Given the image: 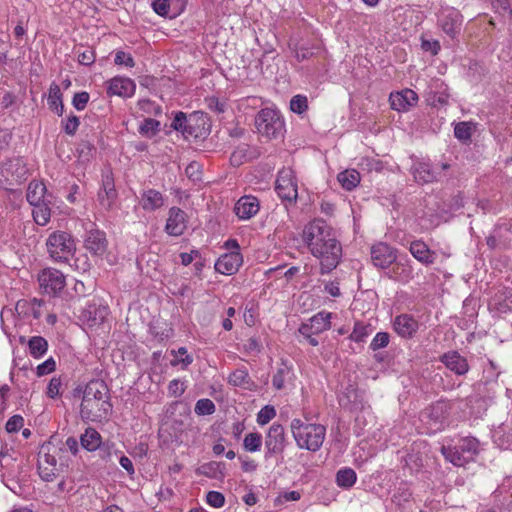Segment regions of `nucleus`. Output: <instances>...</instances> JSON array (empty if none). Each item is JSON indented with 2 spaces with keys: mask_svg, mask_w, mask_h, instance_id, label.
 <instances>
[{
  "mask_svg": "<svg viewBox=\"0 0 512 512\" xmlns=\"http://www.w3.org/2000/svg\"><path fill=\"white\" fill-rule=\"evenodd\" d=\"M302 239L310 253L320 260L321 274L330 273L338 266L342 247L332 228L324 220L314 219L305 225Z\"/></svg>",
  "mask_w": 512,
  "mask_h": 512,
  "instance_id": "obj_1",
  "label": "nucleus"
},
{
  "mask_svg": "<svg viewBox=\"0 0 512 512\" xmlns=\"http://www.w3.org/2000/svg\"><path fill=\"white\" fill-rule=\"evenodd\" d=\"M108 387L101 380L90 381L83 392L80 415L83 420L99 421L111 411Z\"/></svg>",
  "mask_w": 512,
  "mask_h": 512,
  "instance_id": "obj_2",
  "label": "nucleus"
},
{
  "mask_svg": "<svg viewBox=\"0 0 512 512\" xmlns=\"http://www.w3.org/2000/svg\"><path fill=\"white\" fill-rule=\"evenodd\" d=\"M291 432L297 446L311 452L318 451L326 436V427L321 424L304 422L293 419L290 424Z\"/></svg>",
  "mask_w": 512,
  "mask_h": 512,
  "instance_id": "obj_3",
  "label": "nucleus"
},
{
  "mask_svg": "<svg viewBox=\"0 0 512 512\" xmlns=\"http://www.w3.org/2000/svg\"><path fill=\"white\" fill-rule=\"evenodd\" d=\"M171 127L181 132L185 139H202L210 131L208 117L201 111H195L189 115L182 111L176 112Z\"/></svg>",
  "mask_w": 512,
  "mask_h": 512,
  "instance_id": "obj_4",
  "label": "nucleus"
},
{
  "mask_svg": "<svg viewBox=\"0 0 512 512\" xmlns=\"http://www.w3.org/2000/svg\"><path fill=\"white\" fill-rule=\"evenodd\" d=\"M46 250L54 262L66 263L74 255L76 244L69 232L57 230L47 237Z\"/></svg>",
  "mask_w": 512,
  "mask_h": 512,
  "instance_id": "obj_5",
  "label": "nucleus"
},
{
  "mask_svg": "<svg viewBox=\"0 0 512 512\" xmlns=\"http://www.w3.org/2000/svg\"><path fill=\"white\" fill-rule=\"evenodd\" d=\"M257 131L268 139H276L283 135L284 120L279 111L271 108L261 109L255 118Z\"/></svg>",
  "mask_w": 512,
  "mask_h": 512,
  "instance_id": "obj_6",
  "label": "nucleus"
},
{
  "mask_svg": "<svg viewBox=\"0 0 512 512\" xmlns=\"http://www.w3.org/2000/svg\"><path fill=\"white\" fill-rule=\"evenodd\" d=\"M57 449L51 444H43L38 453V473L42 480L50 482L59 476L61 466L57 464Z\"/></svg>",
  "mask_w": 512,
  "mask_h": 512,
  "instance_id": "obj_7",
  "label": "nucleus"
},
{
  "mask_svg": "<svg viewBox=\"0 0 512 512\" xmlns=\"http://www.w3.org/2000/svg\"><path fill=\"white\" fill-rule=\"evenodd\" d=\"M278 196L285 201L294 202L298 197L297 180L291 168H282L275 182Z\"/></svg>",
  "mask_w": 512,
  "mask_h": 512,
  "instance_id": "obj_8",
  "label": "nucleus"
},
{
  "mask_svg": "<svg viewBox=\"0 0 512 512\" xmlns=\"http://www.w3.org/2000/svg\"><path fill=\"white\" fill-rule=\"evenodd\" d=\"M478 452V441L475 438H464L450 450V463L461 467L474 461Z\"/></svg>",
  "mask_w": 512,
  "mask_h": 512,
  "instance_id": "obj_9",
  "label": "nucleus"
},
{
  "mask_svg": "<svg viewBox=\"0 0 512 512\" xmlns=\"http://www.w3.org/2000/svg\"><path fill=\"white\" fill-rule=\"evenodd\" d=\"M40 288L44 293L57 295L66 285L64 274L54 268L43 269L38 275Z\"/></svg>",
  "mask_w": 512,
  "mask_h": 512,
  "instance_id": "obj_10",
  "label": "nucleus"
},
{
  "mask_svg": "<svg viewBox=\"0 0 512 512\" xmlns=\"http://www.w3.org/2000/svg\"><path fill=\"white\" fill-rule=\"evenodd\" d=\"M447 90L448 85L445 80L434 77L431 80L426 93V101L428 105L437 110L443 109L444 112H446L445 107L448 102Z\"/></svg>",
  "mask_w": 512,
  "mask_h": 512,
  "instance_id": "obj_11",
  "label": "nucleus"
},
{
  "mask_svg": "<svg viewBox=\"0 0 512 512\" xmlns=\"http://www.w3.org/2000/svg\"><path fill=\"white\" fill-rule=\"evenodd\" d=\"M286 446V438L284 427L281 424L273 423L265 438V458L268 459L273 455L281 454Z\"/></svg>",
  "mask_w": 512,
  "mask_h": 512,
  "instance_id": "obj_12",
  "label": "nucleus"
},
{
  "mask_svg": "<svg viewBox=\"0 0 512 512\" xmlns=\"http://www.w3.org/2000/svg\"><path fill=\"white\" fill-rule=\"evenodd\" d=\"M84 246L90 253L94 255H104L108 246L105 233L99 229L94 228L87 230V234L84 239Z\"/></svg>",
  "mask_w": 512,
  "mask_h": 512,
  "instance_id": "obj_13",
  "label": "nucleus"
},
{
  "mask_svg": "<svg viewBox=\"0 0 512 512\" xmlns=\"http://www.w3.org/2000/svg\"><path fill=\"white\" fill-rule=\"evenodd\" d=\"M260 209L259 200L252 195H244L238 199L234 206V212L240 220H249Z\"/></svg>",
  "mask_w": 512,
  "mask_h": 512,
  "instance_id": "obj_14",
  "label": "nucleus"
},
{
  "mask_svg": "<svg viewBox=\"0 0 512 512\" xmlns=\"http://www.w3.org/2000/svg\"><path fill=\"white\" fill-rule=\"evenodd\" d=\"M371 259L376 267L385 269L396 260V254L389 245L380 242L372 246Z\"/></svg>",
  "mask_w": 512,
  "mask_h": 512,
  "instance_id": "obj_15",
  "label": "nucleus"
},
{
  "mask_svg": "<svg viewBox=\"0 0 512 512\" xmlns=\"http://www.w3.org/2000/svg\"><path fill=\"white\" fill-rule=\"evenodd\" d=\"M243 258L239 252L225 253L215 263V270L223 275L235 274L242 265Z\"/></svg>",
  "mask_w": 512,
  "mask_h": 512,
  "instance_id": "obj_16",
  "label": "nucleus"
},
{
  "mask_svg": "<svg viewBox=\"0 0 512 512\" xmlns=\"http://www.w3.org/2000/svg\"><path fill=\"white\" fill-rule=\"evenodd\" d=\"M391 108L396 111H407L418 102V95L411 89L391 93L389 97Z\"/></svg>",
  "mask_w": 512,
  "mask_h": 512,
  "instance_id": "obj_17",
  "label": "nucleus"
},
{
  "mask_svg": "<svg viewBox=\"0 0 512 512\" xmlns=\"http://www.w3.org/2000/svg\"><path fill=\"white\" fill-rule=\"evenodd\" d=\"M186 228V213L178 207H172L165 226L166 232L171 236H180Z\"/></svg>",
  "mask_w": 512,
  "mask_h": 512,
  "instance_id": "obj_18",
  "label": "nucleus"
},
{
  "mask_svg": "<svg viewBox=\"0 0 512 512\" xmlns=\"http://www.w3.org/2000/svg\"><path fill=\"white\" fill-rule=\"evenodd\" d=\"M395 332L402 338H412L419 328L418 321L409 314H401L393 321Z\"/></svg>",
  "mask_w": 512,
  "mask_h": 512,
  "instance_id": "obj_19",
  "label": "nucleus"
},
{
  "mask_svg": "<svg viewBox=\"0 0 512 512\" xmlns=\"http://www.w3.org/2000/svg\"><path fill=\"white\" fill-rule=\"evenodd\" d=\"M117 199L114 179L111 175H105L102 179V189L98 193V201L105 210H110Z\"/></svg>",
  "mask_w": 512,
  "mask_h": 512,
  "instance_id": "obj_20",
  "label": "nucleus"
},
{
  "mask_svg": "<svg viewBox=\"0 0 512 512\" xmlns=\"http://www.w3.org/2000/svg\"><path fill=\"white\" fill-rule=\"evenodd\" d=\"M136 85L133 80L123 77H115L109 81L107 88L108 95L120 97H131L134 95Z\"/></svg>",
  "mask_w": 512,
  "mask_h": 512,
  "instance_id": "obj_21",
  "label": "nucleus"
},
{
  "mask_svg": "<svg viewBox=\"0 0 512 512\" xmlns=\"http://www.w3.org/2000/svg\"><path fill=\"white\" fill-rule=\"evenodd\" d=\"M228 383L234 387H240L244 390L254 391L257 388L256 383L251 379L246 368H238L228 376Z\"/></svg>",
  "mask_w": 512,
  "mask_h": 512,
  "instance_id": "obj_22",
  "label": "nucleus"
},
{
  "mask_svg": "<svg viewBox=\"0 0 512 512\" xmlns=\"http://www.w3.org/2000/svg\"><path fill=\"white\" fill-rule=\"evenodd\" d=\"M26 198L31 205H34L51 200L52 195L47 193L43 182L32 181L28 185Z\"/></svg>",
  "mask_w": 512,
  "mask_h": 512,
  "instance_id": "obj_23",
  "label": "nucleus"
},
{
  "mask_svg": "<svg viewBox=\"0 0 512 512\" xmlns=\"http://www.w3.org/2000/svg\"><path fill=\"white\" fill-rule=\"evenodd\" d=\"M140 204L146 211H154L164 205V197L155 189L144 190L141 194Z\"/></svg>",
  "mask_w": 512,
  "mask_h": 512,
  "instance_id": "obj_24",
  "label": "nucleus"
},
{
  "mask_svg": "<svg viewBox=\"0 0 512 512\" xmlns=\"http://www.w3.org/2000/svg\"><path fill=\"white\" fill-rule=\"evenodd\" d=\"M293 378L292 368L284 361L278 364L276 372L272 377V385L277 390H282L290 383Z\"/></svg>",
  "mask_w": 512,
  "mask_h": 512,
  "instance_id": "obj_25",
  "label": "nucleus"
},
{
  "mask_svg": "<svg viewBox=\"0 0 512 512\" xmlns=\"http://www.w3.org/2000/svg\"><path fill=\"white\" fill-rule=\"evenodd\" d=\"M331 318L332 313L321 311L311 317L309 323H303L302 325H307L308 330L319 334L330 329Z\"/></svg>",
  "mask_w": 512,
  "mask_h": 512,
  "instance_id": "obj_26",
  "label": "nucleus"
},
{
  "mask_svg": "<svg viewBox=\"0 0 512 512\" xmlns=\"http://www.w3.org/2000/svg\"><path fill=\"white\" fill-rule=\"evenodd\" d=\"M412 173L418 183H430L436 180V172L431 169L427 162H416L412 167Z\"/></svg>",
  "mask_w": 512,
  "mask_h": 512,
  "instance_id": "obj_27",
  "label": "nucleus"
},
{
  "mask_svg": "<svg viewBox=\"0 0 512 512\" xmlns=\"http://www.w3.org/2000/svg\"><path fill=\"white\" fill-rule=\"evenodd\" d=\"M80 443L87 451H95L101 445V435L96 429L88 427L80 436Z\"/></svg>",
  "mask_w": 512,
  "mask_h": 512,
  "instance_id": "obj_28",
  "label": "nucleus"
},
{
  "mask_svg": "<svg viewBox=\"0 0 512 512\" xmlns=\"http://www.w3.org/2000/svg\"><path fill=\"white\" fill-rule=\"evenodd\" d=\"M49 108L54 111L57 115L62 116L64 112V104L62 101V92L56 83H52L49 88L48 95Z\"/></svg>",
  "mask_w": 512,
  "mask_h": 512,
  "instance_id": "obj_29",
  "label": "nucleus"
},
{
  "mask_svg": "<svg viewBox=\"0 0 512 512\" xmlns=\"http://www.w3.org/2000/svg\"><path fill=\"white\" fill-rule=\"evenodd\" d=\"M409 250L411 254L421 263L433 262V253L428 246L422 241H413L410 243Z\"/></svg>",
  "mask_w": 512,
  "mask_h": 512,
  "instance_id": "obj_30",
  "label": "nucleus"
},
{
  "mask_svg": "<svg viewBox=\"0 0 512 512\" xmlns=\"http://www.w3.org/2000/svg\"><path fill=\"white\" fill-rule=\"evenodd\" d=\"M337 179L345 190L351 191L360 183V174L354 169L345 170L338 174Z\"/></svg>",
  "mask_w": 512,
  "mask_h": 512,
  "instance_id": "obj_31",
  "label": "nucleus"
},
{
  "mask_svg": "<svg viewBox=\"0 0 512 512\" xmlns=\"http://www.w3.org/2000/svg\"><path fill=\"white\" fill-rule=\"evenodd\" d=\"M50 203H51V200L33 205L34 206L33 219L38 225L44 226L50 221V218H51V210L49 208Z\"/></svg>",
  "mask_w": 512,
  "mask_h": 512,
  "instance_id": "obj_32",
  "label": "nucleus"
},
{
  "mask_svg": "<svg viewBox=\"0 0 512 512\" xmlns=\"http://www.w3.org/2000/svg\"><path fill=\"white\" fill-rule=\"evenodd\" d=\"M29 352L34 358L42 357L48 349V342L41 336H33L28 342Z\"/></svg>",
  "mask_w": 512,
  "mask_h": 512,
  "instance_id": "obj_33",
  "label": "nucleus"
},
{
  "mask_svg": "<svg viewBox=\"0 0 512 512\" xmlns=\"http://www.w3.org/2000/svg\"><path fill=\"white\" fill-rule=\"evenodd\" d=\"M357 480L356 472L351 468H342L336 474V483L344 489L351 488Z\"/></svg>",
  "mask_w": 512,
  "mask_h": 512,
  "instance_id": "obj_34",
  "label": "nucleus"
},
{
  "mask_svg": "<svg viewBox=\"0 0 512 512\" xmlns=\"http://www.w3.org/2000/svg\"><path fill=\"white\" fill-rule=\"evenodd\" d=\"M84 317L91 322V325H96L104 321L108 314V308L106 306H88L84 312Z\"/></svg>",
  "mask_w": 512,
  "mask_h": 512,
  "instance_id": "obj_35",
  "label": "nucleus"
},
{
  "mask_svg": "<svg viewBox=\"0 0 512 512\" xmlns=\"http://www.w3.org/2000/svg\"><path fill=\"white\" fill-rule=\"evenodd\" d=\"M469 365L466 358L462 357L458 352L450 353V371L457 375H464L468 372Z\"/></svg>",
  "mask_w": 512,
  "mask_h": 512,
  "instance_id": "obj_36",
  "label": "nucleus"
},
{
  "mask_svg": "<svg viewBox=\"0 0 512 512\" xmlns=\"http://www.w3.org/2000/svg\"><path fill=\"white\" fill-rule=\"evenodd\" d=\"M160 122L153 118H146L139 126V133L147 138H152L160 131Z\"/></svg>",
  "mask_w": 512,
  "mask_h": 512,
  "instance_id": "obj_37",
  "label": "nucleus"
},
{
  "mask_svg": "<svg viewBox=\"0 0 512 512\" xmlns=\"http://www.w3.org/2000/svg\"><path fill=\"white\" fill-rule=\"evenodd\" d=\"M171 354L174 356L170 361V364L173 367L182 365V368L185 369L193 362L192 356L187 354V349L185 347H180L177 351L172 350Z\"/></svg>",
  "mask_w": 512,
  "mask_h": 512,
  "instance_id": "obj_38",
  "label": "nucleus"
},
{
  "mask_svg": "<svg viewBox=\"0 0 512 512\" xmlns=\"http://www.w3.org/2000/svg\"><path fill=\"white\" fill-rule=\"evenodd\" d=\"M262 444V436L260 433H248L243 440V447L248 452H257Z\"/></svg>",
  "mask_w": 512,
  "mask_h": 512,
  "instance_id": "obj_39",
  "label": "nucleus"
},
{
  "mask_svg": "<svg viewBox=\"0 0 512 512\" xmlns=\"http://www.w3.org/2000/svg\"><path fill=\"white\" fill-rule=\"evenodd\" d=\"M474 126L470 122H460L454 128V134L462 142L470 140Z\"/></svg>",
  "mask_w": 512,
  "mask_h": 512,
  "instance_id": "obj_40",
  "label": "nucleus"
},
{
  "mask_svg": "<svg viewBox=\"0 0 512 512\" xmlns=\"http://www.w3.org/2000/svg\"><path fill=\"white\" fill-rule=\"evenodd\" d=\"M371 330L370 327L367 325H364L361 322H356L353 328L352 333L349 335V339L360 343L363 342L366 337L370 334Z\"/></svg>",
  "mask_w": 512,
  "mask_h": 512,
  "instance_id": "obj_41",
  "label": "nucleus"
},
{
  "mask_svg": "<svg viewBox=\"0 0 512 512\" xmlns=\"http://www.w3.org/2000/svg\"><path fill=\"white\" fill-rule=\"evenodd\" d=\"M215 409L216 407L212 400L208 398H202L196 402L194 411L197 415L202 416L213 414L215 412Z\"/></svg>",
  "mask_w": 512,
  "mask_h": 512,
  "instance_id": "obj_42",
  "label": "nucleus"
},
{
  "mask_svg": "<svg viewBox=\"0 0 512 512\" xmlns=\"http://www.w3.org/2000/svg\"><path fill=\"white\" fill-rule=\"evenodd\" d=\"M308 108V100L307 97L304 95H295L290 100V109L294 113L302 114L304 113Z\"/></svg>",
  "mask_w": 512,
  "mask_h": 512,
  "instance_id": "obj_43",
  "label": "nucleus"
},
{
  "mask_svg": "<svg viewBox=\"0 0 512 512\" xmlns=\"http://www.w3.org/2000/svg\"><path fill=\"white\" fill-rule=\"evenodd\" d=\"M276 416V410L273 406H264L257 414V423L265 425L269 423Z\"/></svg>",
  "mask_w": 512,
  "mask_h": 512,
  "instance_id": "obj_44",
  "label": "nucleus"
},
{
  "mask_svg": "<svg viewBox=\"0 0 512 512\" xmlns=\"http://www.w3.org/2000/svg\"><path fill=\"white\" fill-rule=\"evenodd\" d=\"M79 125L80 120L76 115H70L66 120L62 121V128L64 132L70 136L75 135Z\"/></svg>",
  "mask_w": 512,
  "mask_h": 512,
  "instance_id": "obj_45",
  "label": "nucleus"
},
{
  "mask_svg": "<svg viewBox=\"0 0 512 512\" xmlns=\"http://www.w3.org/2000/svg\"><path fill=\"white\" fill-rule=\"evenodd\" d=\"M41 306H42V301L38 300L36 298H33L31 300L22 299L16 303L15 309L19 314L27 315V314H29V311L27 309L28 307L40 308Z\"/></svg>",
  "mask_w": 512,
  "mask_h": 512,
  "instance_id": "obj_46",
  "label": "nucleus"
},
{
  "mask_svg": "<svg viewBox=\"0 0 512 512\" xmlns=\"http://www.w3.org/2000/svg\"><path fill=\"white\" fill-rule=\"evenodd\" d=\"M389 334L386 332H378L370 343V349L373 351L385 348L389 344Z\"/></svg>",
  "mask_w": 512,
  "mask_h": 512,
  "instance_id": "obj_47",
  "label": "nucleus"
},
{
  "mask_svg": "<svg viewBox=\"0 0 512 512\" xmlns=\"http://www.w3.org/2000/svg\"><path fill=\"white\" fill-rule=\"evenodd\" d=\"M205 104L208 109L217 114L223 113L226 109V102L221 101L219 98L215 96L207 97L205 99Z\"/></svg>",
  "mask_w": 512,
  "mask_h": 512,
  "instance_id": "obj_48",
  "label": "nucleus"
},
{
  "mask_svg": "<svg viewBox=\"0 0 512 512\" xmlns=\"http://www.w3.org/2000/svg\"><path fill=\"white\" fill-rule=\"evenodd\" d=\"M62 381L60 377H53L50 379L47 386V396L54 399L61 395Z\"/></svg>",
  "mask_w": 512,
  "mask_h": 512,
  "instance_id": "obj_49",
  "label": "nucleus"
},
{
  "mask_svg": "<svg viewBox=\"0 0 512 512\" xmlns=\"http://www.w3.org/2000/svg\"><path fill=\"white\" fill-rule=\"evenodd\" d=\"M14 165L15 164L13 161H8L0 167V182L12 184L13 181H18V179L15 178L13 174L9 176V172Z\"/></svg>",
  "mask_w": 512,
  "mask_h": 512,
  "instance_id": "obj_50",
  "label": "nucleus"
},
{
  "mask_svg": "<svg viewBox=\"0 0 512 512\" xmlns=\"http://www.w3.org/2000/svg\"><path fill=\"white\" fill-rule=\"evenodd\" d=\"M206 501L210 506L220 508L225 503V497L221 492L209 491L206 495Z\"/></svg>",
  "mask_w": 512,
  "mask_h": 512,
  "instance_id": "obj_51",
  "label": "nucleus"
},
{
  "mask_svg": "<svg viewBox=\"0 0 512 512\" xmlns=\"http://www.w3.org/2000/svg\"><path fill=\"white\" fill-rule=\"evenodd\" d=\"M24 424V419L21 415H13L6 423L5 429L8 433L18 432Z\"/></svg>",
  "mask_w": 512,
  "mask_h": 512,
  "instance_id": "obj_52",
  "label": "nucleus"
},
{
  "mask_svg": "<svg viewBox=\"0 0 512 512\" xmlns=\"http://www.w3.org/2000/svg\"><path fill=\"white\" fill-rule=\"evenodd\" d=\"M90 99L89 93L82 91L78 92L74 95L72 99V104L78 111H82L85 109L88 101Z\"/></svg>",
  "mask_w": 512,
  "mask_h": 512,
  "instance_id": "obj_53",
  "label": "nucleus"
},
{
  "mask_svg": "<svg viewBox=\"0 0 512 512\" xmlns=\"http://www.w3.org/2000/svg\"><path fill=\"white\" fill-rule=\"evenodd\" d=\"M56 368V363H55V360L50 357L49 359H47L46 361H44L43 363L39 364L36 368V373L39 377L41 376H44V375H47L51 372H53Z\"/></svg>",
  "mask_w": 512,
  "mask_h": 512,
  "instance_id": "obj_54",
  "label": "nucleus"
},
{
  "mask_svg": "<svg viewBox=\"0 0 512 512\" xmlns=\"http://www.w3.org/2000/svg\"><path fill=\"white\" fill-rule=\"evenodd\" d=\"M393 273L395 275V279L402 282H407L411 276L410 269L398 263L393 267Z\"/></svg>",
  "mask_w": 512,
  "mask_h": 512,
  "instance_id": "obj_55",
  "label": "nucleus"
},
{
  "mask_svg": "<svg viewBox=\"0 0 512 512\" xmlns=\"http://www.w3.org/2000/svg\"><path fill=\"white\" fill-rule=\"evenodd\" d=\"M152 7L159 16H167L170 10L169 0H153Z\"/></svg>",
  "mask_w": 512,
  "mask_h": 512,
  "instance_id": "obj_56",
  "label": "nucleus"
},
{
  "mask_svg": "<svg viewBox=\"0 0 512 512\" xmlns=\"http://www.w3.org/2000/svg\"><path fill=\"white\" fill-rule=\"evenodd\" d=\"M492 7L496 13L512 15L509 0H492Z\"/></svg>",
  "mask_w": 512,
  "mask_h": 512,
  "instance_id": "obj_57",
  "label": "nucleus"
},
{
  "mask_svg": "<svg viewBox=\"0 0 512 512\" xmlns=\"http://www.w3.org/2000/svg\"><path fill=\"white\" fill-rule=\"evenodd\" d=\"M114 62L117 65H125L127 67H134L135 65L133 57L124 51H118L116 53Z\"/></svg>",
  "mask_w": 512,
  "mask_h": 512,
  "instance_id": "obj_58",
  "label": "nucleus"
},
{
  "mask_svg": "<svg viewBox=\"0 0 512 512\" xmlns=\"http://www.w3.org/2000/svg\"><path fill=\"white\" fill-rule=\"evenodd\" d=\"M185 391L184 383L178 379L172 380L168 385V392L173 397H180Z\"/></svg>",
  "mask_w": 512,
  "mask_h": 512,
  "instance_id": "obj_59",
  "label": "nucleus"
},
{
  "mask_svg": "<svg viewBox=\"0 0 512 512\" xmlns=\"http://www.w3.org/2000/svg\"><path fill=\"white\" fill-rule=\"evenodd\" d=\"M95 61V53L91 48H86L83 52L78 53V62L82 65L89 66Z\"/></svg>",
  "mask_w": 512,
  "mask_h": 512,
  "instance_id": "obj_60",
  "label": "nucleus"
},
{
  "mask_svg": "<svg viewBox=\"0 0 512 512\" xmlns=\"http://www.w3.org/2000/svg\"><path fill=\"white\" fill-rule=\"evenodd\" d=\"M186 175L193 181L201 179L200 165L197 162H191L185 169Z\"/></svg>",
  "mask_w": 512,
  "mask_h": 512,
  "instance_id": "obj_61",
  "label": "nucleus"
},
{
  "mask_svg": "<svg viewBox=\"0 0 512 512\" xmlns=\"http://www.w3.org/2000/svg\"><path fill=\"white\" fill-rule=\"evenodd\" d=\"M298 332L308 341L310 345L317 346L319 344L318 340L313 336L316 333L308 330L307 325H301L298 329Z\"/></svg>",
  "mask_w": 512,
  "mask_h": 512,
  "instance_id": "obj_62",
  "label": "nucleus"
},
{
  "mask_svg": "<svg viewBox=\"0 0 512 512\" xmlns=\"http://www.w3.org/2000/svg\"><path fill=\"white\" fill-rule=\"evenodd\" d=\"M324 292L332 297H339L341 295L339 283L337 281H330L324 285Z\"/></svg>",
  "mask_w": 512,
  "mask_h": 512,
  "instance_id": "obj_63",
  "label": "nucleus"
},
{
  "mask_svg": "<svg viewBox=\"0 0 512 512\" xmlns=\"http://www.w3.org/2000/svg\"><path fill=\"white\" fill-rule=\"evenodd\" d=\"M421 48L425 52H430L432 55H436L440 49V45L437 41L423 40Z\"/></svg>",
  "mask_w": 512,
  "mask_h": 512,
  "instance_id": "obj_64",
  "label": "nucleus"
}]
</instances>
